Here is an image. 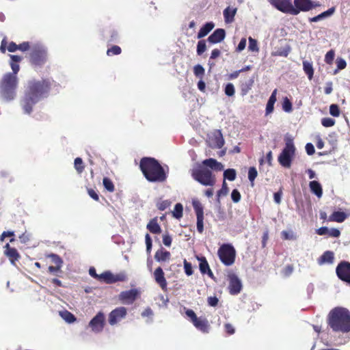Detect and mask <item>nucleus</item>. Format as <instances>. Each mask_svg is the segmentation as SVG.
<instances>
[{
  "mask_svg": "<svg viewBox=\"0 0 350 350\" xmlns=\"http://www.w3.org/2000/svg\"><path fill=\"white\" fill-rule=\"evenodd\" d=\"M55 81L51 79H33L28 81L27 90L22 100L24 111L30 114L35 104L48 96Z\"/></svg>",
  "mask_w": 350,
  "mask_h": 350,
  "instance_id": "1",
  "label": "nucleus"
},
{
  "mask_svg": "<svg viewBox=\"0 0 350 350\" xmlns=\"http://www.w3.org/2000/svg\"><path fill=\"white\" fill-rule=\"evenodd\" d=\"M10 57L12 72L4 74L0 80V96L6 101H10L16 97L18 84L17 74L20 70L18 63L23 59L21 56L16 55H10Z\"/></svg>",
  "mask_w": 350,
  "mask_h": 350,
  "instance_id": "2",
  "label": "nucleus"
},
{
  "mask_svg": "<svg viewBox=\"0 0 350 350\" xmlns=\"http://www.w3.org/2000/svg\"><path fill=\"white\" fill-rule=\"evenodd\" d=\"M139 167L145 178L150 182H163L167 178L163 167L154 158H142Z\"/></svg>",
  "mask_w": 350,
  "mask_h": 350,
  "instance_id": "3",
  "label": "nucleus"
},
{
  "mask_svg": "<svg viewBox=\"0 0 350 350\" xmlns=\"http://www.w3.org/2000/svg\"><path fill=\"white\" fill-rule=\"evenodd\" d=\"M328 324L334 332H350V312L341 307L332 309L328 314Z\"/></svg>",
  "mask_w": 350,
  "mask_h": 350,
  "instance_id": "4",
  "label": "nucleus"
},
{
  "mask_svg": "<svg viewBox=\"0 0 350 350\" xmlns=\"http://www.w3.org/2000/svg\"><path fill=\"white\" fill-rule=\"evenodd\" d=\"M192 178L204 186H213L215 184V176L211 170L205 167H200L193 169L191 171Z\"/></svg>",
  "mask_w": 350,
  "mask_h": 350,
  "instance_id": "5",
  "label": "nucleus"
},
{
  "mask_svg": "<svg viewBox=\"0 0 350 350\" xmlns=\"http://www.w3.org/2000/svg\"><path fill=\"white\" fill-rule=\"evenodd\" d=\"M217 255L220 261L227 267L234 263L236 258V250L230 243L222 244L217 250Z\"/></svg>",
  "mask_w": 350,
  "mask_h": 350,
  "instance_id": "6",
  "label": "nucleus"
},
{
  "mask_svg": "<svg viewBox=\"0 0 350 350\" xmlns=\"http://www.w3.org/2000/svg\"><path fill=\"white\" fill-rule=\"evenodd\" d=\"M294 5L295 7L286 2V13L297 15L300 12H308L320 5L311 0H294Z\"/></svg>",
  "mask_w": 350,
  "mask_h": 350,
  "instance_id": "7",
  "label": "nucleus"
},
{
  "mask_svg": "<svg viewBox=\"0 0 350 350\" xmlns=\"http://www.w3.org/2000/svg\"><path fill=\"white\" fill-rule=\"evenodd\" d=\"M186 315L190 319V321L193 326L202 333H208L210 330V324L207 319L204 317H198L191 309H187Z\"/></svg>",
  "mask_w": 350,
  "mask_h": 350,
  "instance_id": "8",
  "label": "nucleus"
},
{
  "mask_svg": "<svg viewBox=\"0 0 350 350\" xmlns=\"http://www.w3.org/2000/svg\"><path fill=\"white\" fill-rule=\"evenodd\" d=\"M46 50L42 46H35L31 51L29 61L34 66H41L46 62Z\"/></svg>",
  "mask_w": 350,
  "mask_h": 350,
  "instance_id": "9",
  "label": "nucleus"
},
{
  "mask_svg": "<svg viewBox=\"0 0 350 350\" xmlns=\"http://www.w3.org/2000/svg\"><path fill=\"white\" fill-rule=\"evenodd\" d=\"M126 279L127 277L124 273H119L114 275L111 272L107 271L99 275L98 281L111 284L117 282H124L126 280Z\"/></svg>",
  "mask_w": 350,
  "mask_h": 350,
  "instance_id": "10",
  "label": "nucleus"
},
{
  "mask_svg": "<svg viewBox=\"0 0 350 350\" xmlns=\"http://www.w3.org/2000/svg\"><path fill=\"white\" fill-rule=\"evenodd\" d=\"M46 256L51 258V262L54 264V265H51L48 267V272L53 275L59 276V273L62 272L61 269L63 265L62 259L55 254H51Z\"/></svg>",
  "mask_w": 350,
  "mask_h": 350,
  "instance_id": "11",
  "label": "nucleus"
},
{
  "mask_svg": "<svg viewBox=\"0 0 350 350\" xmlns=\"http://www.w3.org/2000/svg\"><path fill=\"white\" fill-rule=\"evenodd\" d=\"M337 276L342 281L350 283V262L342 261L336 269Z\"/></svg>",
  "mask_w": 350,
  "mask_h": 350,
  "instance_id": "12",
  "label": "nucleus"
},
{
  "mask_svg": "<svg viewBox=\"0 0 350 350\" xmlns=\"http://www.w3.org/2000/svg\"><path fill=\"white\" fill-rule=\"evenodd\" d=\"M105 324V315L102 312H99L90 321L89 326L94 332L98 333L103 331Z\"/></svg>",
  "mask_w": 350,
  "mask_h": 350,
  "instance_id": "13",
  "label": "nucleus"
},
{
  "mask_svg": "<svg viewBox=\"0 0 350 350\" xmlns=\"http://www.w3.org/2000/svg\"><path fill=\"white\" fill-rule=\"evenodd\" d=\"M127 314V310L124 307H118L113 310L109 314L108 321L111 325H116L123 319Z\"/></svg>",
  "mask_w": 350,
  "mask_h": 350,
  "instance_id": "14",
  "label": "nucleus"
},
{
  "mask_svg": "<svg viewBox=\"0 0 350 350\" xmlns=\"http://www.w3.org/2000/svg\"><path fill=\"white\" fill-rule=\"evenodd\" d=\"M139 292L136 288L122 291L119 295V299L122 304H132L139 297Z\"/></svg>",
  "mask_w": 350,
  "mask_h": 350,
  "instance_id": "15",
  "label": "nucleus"
},
{
  "mask_svg": "<svg viewBox=\"0 0 350 350\" xmlns=\"http://www.w3.org/2000/svg\"><path fill=\"white\" fill-rule=\"evenodd\" d=\"M193 206L197 217V230L200 233L204 231V211L202 204L199 201H193Z\"/></svg>",
  "mask_w": 350,
  "mask_h": 350,
  "instance_id": "16",
  "label": "nucleus"
},
{
  "mask_svg": "<svg viewBox=\"0 0 350 350\" xmlns=\"http://www.w3.org/2000/svg\"><path fill=\"white\" fill-rule=\"evenodd\" d=\"M229 286L228 290L231 295L239 294L242 288V284L238 276L234 273L228 275Z\"/></svg>",
  "mask_w": 350,
  "mask_h": 350,
  "instance_id": "17",
  "label": "nucleus"
},
{
  "mask_svg": "<svg viewBox=\"0 0 350 350\" xmlns=\"http://www.w3.org/2000/svg\"><path fill=\"white\" fill-rule=\"evenodd\" d=\"M4 248V254L8 258L10 262L14 265L15 262L21 258L20 254L16 248L10 247L9 243H7Z\"/></svg>",
  "mask_w": 350,
  "mask_h": 350,
  "instance_id": "18",
  "label": "nucleus"
},
{
  "mask_svg": "<svg viewBox=\"0 0 350 350\" xmlns=\"http://www.w3.org/2000/svg\"><path fill=\"white\" fill-rule=\"evenodd\" d=\"M154 278L156 282L159 285L162 290L166 291L167 283L161 267H159L154 270Z\"/></svg>",
  "mask_w": 350,
  "mask_h": 350,
  "instance_id": "19",
  "label": "nucleus"
},
{
  "mask_svg": "<svg viewBox=\"0 0 350 350\" xmlns=\"http://www.w3.org/2000/svg\"><path fill=\"white\" fill-rule=\"evenodd\" d=\"M295 153V148L291 139L286 142V167H289Z\"/></svg>",
  "mask_w": 350,
  "mask_h": 350,
  "instance_id": "20",
  "label": "nucleus"
},
{
  "mask_svg": "<svg viewBox=\"0 0 350 350\" xmlns=\"http://www.w3.org/2000/svg\"><path fill=\"white\" fill-rule=\"evenodd\" d=\"M197 259L199 261V269L200 272L202 274H207L211 278H213V273L210 269L206 258L204 256H197Z\"/></svg>",
  "mask_w": 350,
  "mask_h": 350,
  "instance_id": "21",
  "label": "nucleus"
},
{
  "mask_svg": "<svg viewBox=\"0 0 350 350\" xmlns=\"http://www.w3.org/2000/svg\"><path fill=\"white\" fill-rule=\"evenodd\" d=\"M226 36V31L224 29H217L208 38V41L212 44L221 42Z\"/></svg>",
  "mask_w": 350,
  "mask_h": 350,
  "instance_id": "22",
  "label": "nucleus"
},
{
  "mask_svg": "<svg viewBox=\"0 0 350 350\" xmlns=\"http://www.w3.org/2000/svg\"><path fill=\"white\" fill-rule=\"evenodd\" d=\"M202 165L203 167L207 168L209 167L211 170L217 172H220L224 169L223 165L220 162H218L216 159L213 158L204 160L202 161Z\"/></svg>",
  "mask_w": 350,
  "mask_h": 350,
  "instance_id": "23",
  "label": "nucleus"
},
{
  "mask_svg": "<svg viewBox=\"0 0 350 350\" xmlns=\"http://www.w3.org/2000/svg\"><path fill=\"white\" fill-rule=\"evenodd\" d=\"M171 254L163 247L158 250L154 254V259L159 262L168 261L170 259Z\"/></svg>",
  "mask_w": 350,
  "mask_h": 350,
  "instance_id": "24",
  "label": "nucleus"
},
{
  "mask_svg": "<svg viewBox=\"0 0 350 350\" xmlns=\"http://www.w3.org/2000/svg\"><path fill=\"white\" fill-rule=\"evenodd\" d=\"M254 83V79L253 77L243 80L240 81V88L241 95H246L250 90L252 89Z\"/></svg>",
  "mask_w": 350,
  "mask_h": 350,
  "instance_id": "25",
  "label": "nucleus"
},
{
  "mask_svg": "<svg viewBox=\"0 0 350 350\" xmlns=\"http://www.w3.org/2000/svg\"><path fill=\"white\" fill-rule=\"evenodd\" d=\"M237 10V8H231L230 6L227 7L224 10V17L226 23H230L234 21Z\"/></svg>",
  "mask_w": 350,
  "mask_h": 350,
  "instance_id": "26",
  "label": "nucleus"
},
{
  "mask_svg": "<svg viewBox=\"0 0 350 350\" xmlns=\"http://www.w3.org/2000/svg\"><path fill=\"white\" fill-rule=\"evenodd\" d=\"M146 228L152 234H160L161 232V228L157 222V217L150 219Z\"/></svg>",
  "mask_w": 350,
  "mask_h": 350,
  "instance_id": "27",
  "label": "nucleus"
},
{
  "mask_svg": "<svg viewBox=\"0 0 350 350\" xmlns=\"http://www.w3.org/2000/svg\"><path fill=\"white\" fill-rule=\"evenodd\" d=\"M309 187L310 191L316 195L319 198H320L323 195V189L321 184L316 181L312 180L310 182Z\"/></svg>",
  "mask_w": 350,
  "mask_h": 350,
  "instance_id": "28",
  "label": "nucleus"
},
{
  "mask_svg": "<svg viewBox=\"0 0 350 350\" xmlns=\"http://www.w3.org/2000/svg\"><path fill=\"white\" fill-rule=\"evenodd\" d=\"M215 24L213 22L206 23L200 29L198 33V38H202L214 28Z\"/></svg>",
  "mask_w": 350,
  "mask_h": 350,
  "instance_id": "29",
  "label": "nucleus"
},
{
  "mask_svg": "<svg viewBox=\"0 0 350 350\" xmlns=\"http://www.w3.org/2000/svg\"><path fill=\"white\" fill-rule=\"evenodd\" d=\"M334 253L331 251H327V252H324L322 254V256L320 257V258L319 260V263L320 265H323V264H325V263L332 264L334 262Z\"/></svg>",
  "mask_w": 350,
  "mask_h": 350,
  "instance_id": "30",
  "label": "nucleus"
},
{
  "mask_svg": "<svg viewBox=\"0 0 350 350\" xmlns=\"http://www.w3.org/2000/svg\"><path fill=\"white\" fill-rule=\"evenodd\" d=\"M347 215L344 212L340 211H334L330 216H329V221H336V222H342L345 220Z\"/></svg>",
  "mask_w": 350,
  "mask_h": 350,
  "instance_id": "31",
  "label": "nucleus"
},
{
  "mask_svg": "<svg viewBox=\"0 0 350 350\" xmlns=\"http://www.w3.org/2000/svg\"><path fill=\"white\" fill-rule=\"evenodd\" d=\"M303 69L304 72L307 75L308 79L311 80L314 75V69L312 64L308 61L303 62Z\"/></svg>",
  "mask_w": 350,
  "mask_h": 350,
  "instance_id": "32",
  "label": "nucleus"
},
{
  "mask_svg": "<svg viewBox=\"0 0 350 350\" xmlns=\"http://www.w3.org/2000/svg\"><path fill=\"white\" fill-rule=\"evenodd\" d=\"M59 315L65 321L68 323H74L77 320L75 315L66 310L60 311Z\"/></svg>",
  "mask_w": 350,
  "mask_h": 350,
  "instance_id": "33",
  "label": "nucleus"
},
{
  "mask_svg": "<svg viewBox=\"0 0 350 350\" xmlns=\"http://www.w3.org/2000/svg\"><path fill=\"white\" fill-rule=\"evenodd\" d=\"M275 93H276V90H274L269 98V100H268L267 106H266V113L267 114H269L273 111V105L276 101Z\"/></svg>",
  "mask_w": 350,
  "mask_h": 350,
  "instance_id": "34",
  "label": "nucleus"
},
{
  "mask_svg": "<svg viewBox=\"0 0 350 350\" xmlns=\"http://www.w3.org/2000/svg\"><path fill=\"white\" fill-rule=\"evenodd\" d=\"M237 176L236 170L234 169H227L224 172V180L226 179L233 181L235 180Z\"/></svg>",
  "mask_w": 350,
  "mask_h": 350,
  "instance_id": "35",
  "label": "nucleus"
},
{
  "mask_svg": "<svg viewBox=\"0 0 350 350\" xmlns=\"http://www.w3.org/2000/svg\"><path fill=\"white\" fill-rule=\"evenodd\" d=\"M214 146L217 148H221L224 144V140L220 131L215 135L213 139Z\"/></svg>",
  "mask_w": 350,
  "mask_h": 350,
  "instance_id": "36",
  "label": "nucleus"
},
{
  "mask_svg": "<svg viewBox=\"0 0 350 350\" xmlns=\"http://www.w3.org/2000/svg\"><path fill=\"white\" fill-rule=\"evenodd\" d=\"M74 165L78 174H81L83 172L85 165H83V160L80 157H77L75 159Z\"/></svg>",
  "mask_w": 350,
  "mask_h": 350,
  "instance_id": "37",
  "label": "nucleus"
},
{
  "mask_svg": "<svg viewBox=\"0 0 350 350\" xmlns=\"http://www.w3.org/2000/svg\"><path fill=\"white\" fill-rule=\"evenodd\" d=\"M104 187L109 192L115 191V187L111 180L107 177H105L103 180Z\"/></svg>",
  "mask_w": 350,
  "mask_h": 350,
  "instance_id": "38",
  "label": "nucleus"
},
{
  "mask_svg": "<svg viewBox=\"0 0 350 350\" xmlns=\"http://www.w3.org/2000/svg\"><path fill=\"white\" fill-rule=\"evenodd\" d=\"M183 207L180 203H177L175 206L174 211L172 212L173 216L176 219H180L183 217Z\"/></svg>",
  "mask_w": 350,
  "mask_h": 350,
  "instance_id": "39",
  "label": "nucleus"
},
{
  "mask_svg": "<svg viewBox=\"0 0 350 350\" xmlns=\"http://www.w3.org/2000/svg\"><path fill=\"white\" fill-rule=\"evenodd\" d=\"M122 53V49L119 46L113 45L109 48L107 51V55L108 56L120 55Z\"/></svg>",
  "mask_w": 350,
  "mask_h": 350,
  "instance_id": "40",
  "label": "nucleus"
},
{
  "mask_svg": "<svg viewBox=\"0 0 350 350\" xmlns=\"http://www.w3.org/2000/svg\"><path fill=\"white\" fill-rule=\"evenodd\" d=\"M248 41H249V46H248L249 51H252V52H258L259 48L258 46L257 40L252 38V37H249Z\"/></svg>",
  "mask_w": 350,
  "mask_h": 350,
  "instance_id": "41",
  "label": "nucleus"
},
{
  "mask_svg": "<svg viewBox=\"0 0 350 350\" xmlns=\"http://www.w3.org/2000/svg\"><path fill=\"white\" fill-rule=\"evenodd\" d=\"M280 11L284 12V0H268Z\"/></svg>",
  "mask_w": 350,
  "mask_h": 350,
  "instance_id": "42",
  "label": "nucleus"
},
{
  "mask_svg": "<svg viewBox=\"0 0 350 350\" xmlns=\"http://www.w3.org/2000/svg\"><path fill=\"white\" fill-rule=\"evenodd\" d=\"M193 73L197 77L202 79L205 73V70L202 66L198 64L193 67Z\"/></svg>",
  "mask_w": 350,
  "mask_h": 350,
  "instance_id": "43",
  "label": "nucleus"
},
{
  "mask_svg": "<svg viewBox=\"0 0 350 350\" xmlns=\"http://www.w3.org/2000/svg\"><path fill=\"white\" fill-rule=\"evenodd\" d=\"M206 50V42L204 40H201L198 41L197 44V54L198 55H201L203 54Z\"/></svg>",
  "mask_w": 350,
  "mask_h": 350,
  "instance_id": "44",
  "label": "nucleus"
},
{
  "mask_svg": "<svg viewBox=\"0 0 350 350\" xmlns=\"http://www.w3.org/2000/svg\"><path fill=\"white\" fill-rule=\"evenodd\" d=\"M171 205V202L170 200H161L157 202V207L159 211H165Z\"/></svg>",
  "mask_w": 350,
  "mask_h": 350,
  "instance_id": "45",
  "label": "nucleus"
},
{
  "mask_svg": "<svg viewBox=\"0 0 350 350\" xmlns=\"http://www.w3.org/2000/svg\"><path fill=\"white\" fill-rule=\"evenodd\" d=\"M329 113L334 117L340 116V109L337 105L332 104L329 106Z\"/></svg>",
  "mask_w": 350,
  "mask_h": 350,
  "instance_id": "46",
  "label": "nucleus"
},
{
  "mask_svg": "<svg viewBox=\"0 0 350 350\" xmlns=\"http://www.w3.org/2000/svg\"><path fill=\"white\" fill-rule=\"evenodd\" d=\"M225 94L228 96H232L234 94L235 90L232 83H229L225 87Z\"/></svg>",
  "mask_w": 350,
  "mask_h": 350,
  "instance_id": "47",
  "label": "nucleus"
},
{
  "mask_svg": "<svg viewBox=\"0 0 350 350\" xmlns=\"http://www.w3.org/2000/svg\"><path fill=\"white\" fill-rule=\"evenodd\" d=\"M184 269L187 275H191L193 273L192 265L190 262H187L186 259L184 260Z\"/></svg>",
  "mask_w": 350,
  "mask_h": 350,
  "instance_id": "48",
  "label": "nucleus"
},
{
  "mask_svg": "<svg viewBox=\"0 0 350 350\" xmlns=\"http://www.w3.org/2000/svg\"><path fill=\"white\" fill-rule=\"evenodd\" d=\"M321 124L325 127H331L334 125L335 120L331 118H324L321 120Z\"/></svg>",
  "mask_w": 350,
  "mask_h": 350,
  "instance_id": "49",
  "label": "nucleus"
},
{
  "mask_svg": "<svg viewBox=\"0 0 350 350\" xmlns=\"http://www.w3.org/2000/svg\"><path fill=\"white\" fill-rule=\"evenodd\" d=\"M258 175L256 169L254 167H251L248 171V178L251 182H253Z\"/></svg>",
  "mask_w": 350,
  "mask_h": 350,
  "instance_id": "50",
  "label": "nucleus"
},
{
  "mask_svg": "<svg viewBox=\"0 0 350 350\" xmlns=\"http://www.w3.org/2000/svg\"><path fill=\"white\" fill-rule=\"evenodd\" d=\"M145 241L146 245V252L148 254H150L152 250V239L149 234H146L145 236Z\"/></svg>",
  "mask_w": 350,
  "mask_h": 350,
  "instance_id": "51",
  "label": "nucleus"
},
{
  "mask_svg": "<svg viewBox=\"0 0 350 350\" xmlns=\"http://www.w3.org/2000/svg\"><path fill=\"white\" fill-rule=\"evenodd\" d=\"M335 10H336L335 8L332 7V8L328 9L327 11H325V12H322L321 14H320L322 20L332 16L334 14Z\"/></svg>",
  "mask_w": 350,
  "mask_h": 350,
  "instance_id": "52",
  "label": "nucleus"
},
{
  "mask_svg": "<svg viewBox=\"0 0 350 350\" xmlns=\"http://www.w3.org/2000/svg\"><path fill=\"white\" fill-rule=\"evenodd\" d=\"M241 193L237 189H233L231 193V198L234 202L237 203L241 200Z\"/></svg>",
  "mask_w": 350,
  "mask_h": 350,
  "instance_id": "53",
  "label": "nucleus"
},
{
  "mask_svg": "<svg viewBox=\"0 0 350 350\" xmlns=\"http://www.w3.org/2000/svg\"><path fill=\"white\" fill-rule=\"evenodd\" d=\"M334 51L331 50V51H329L326 55H325V61L327 64H332L333 60H334Z\"/></svg>",
  "mask_w": 350,
  "mask_h": 350,
  "instance_id": "54",
  "label": "nucleus"
},
{
  "mask_svg": "<svg viewBox=\"0 0 350 350\" xmlns=\"http://www.w3.org/2000/svg\"><path fill=\"white\" fill-rule=\"evenodd\" d=\"M224 329H225V332L228 335H232V334H234V332H235L234 327H233V325L231 323H225Z\"/></svg>",
  "mask_w": 350,
  "mask_h": 350,
  "instance_id": "55",
  "label": "nucleus"
},
{
  "mask_svg": "<svg viewBox=\"0 0 350 350\" xmlns=\"http://www.w3.org/2000/svg\"><path fill=\"white\" fill-rule=\"evenodd\" d=\"M172 239L170 235H169L168 234L163 235V243L165 246L170 247L172 244Z\"/></svg>",
  "mask_w": 350,
  "mask_h": 350,
  "instance_id": "56",
  "label": "nucleus"
},
{
  "mask_svg": "<svg viewBox=\"0 0 350 350\" xmlns=\"http://www.w3.org/2000/svg\"><path fill=\"white\" fill-rule=\"evenodd\" d=\"M208 304L211 306L215 307L218 304L219 299L217 297H208L207 299Z\"/></svg>",
  "mask_w": 350,
  "mask_h": 350,
  "instance_id": "57",
  "label": "nucleus"
},
{
  "mask_svg": "<svg viewBox=\"0 0 350 350\" xmlns=\"http://www.w3.org/2000/svg\"><path fill=\"white\" fill-rule=\"evenodd\" d=\"M336 65L338 70H342L345 68L347 66L346 61L342 58H338L336 59Z\"/></svg>",
  "mask_w": 350,
  "mask_h": 350,
  "instance_id": "58",
  "label": "nucleus"
},
{
  "mask_svg": "<svg viewBox=\"0 0 350 350\" xmlns=\"http://www.w3.org/2000/svg\"><path fill=\"white\" fill-rule=\"evenodd\" d=\"M30 49V45L29 42H23V43L18 44V50H20L23 52L27 51Z\"/></svg>",
  "mask_w": 350,
  "mask_h": 350,
  "instance_id": "59",
  "label": "nucleus"
},
{
  "mask_svg": "<svg viewBox=\"0 0 350 350\" xmlns=\"http://www.w3.org/2000/svg\"><path fill=\"white\" fill-rule=\"evenodd\" d=\"M246 41H247L246 38H241V41L239 42V44L236 49V51L237 52H241L245 48Z\"/></svg>",
  "mask_w": 350,
  "mask_h": 350,
  "instance_id": "60",
  "label": "nucleus"
},
{
  "mask_svg": "<svg viewBox=\"0 0 350 350\" xmlns=\"http://www.w3.org/2000/svg\"><path fill=\"white\" fill-rule=\"evenodd\" d=\"M228 191V188L227 187V184L226 180L223 181L222 188L218 191L217 195L220 196L221 195H226Z\"/></svg>",
  "mask_w": 350,
  "mask_h": 350,
  "instance_id": "61",
  "label": "nucleus"
},
{
  "mask_svg": "<svg viewBox=\"0 0 350 350\" xmlns=\"http://www.w3.org/2000/svg\"><path fill=\"white\" fill-rule=\"evenodd\" d=\"M8 47L7 38L4 37L1 42L0 51L5 53Z\"/></svg>",
  "mask_w": 350,
  "mask_h": 350,
  "instance_id": "62",
  "label": "nucleus"
},
{
  "mask_svg": "<svg viewBox=\"0 0 350 350\" xmlns=\"http://www.w3.org/2000/svg\"><path fill=\"white\" fill-rule=\"evenodd\" d=\"M306 151L308 155H312L315 152L314 146L311 143H308L306 145Z\"/></svg>",
  "mask_w": 350,
  "mask_h": 350,
  "instance_id": "63",
  "label": "nucleus"
},
{
  "mask_svg": "<svg viewBox=\"0 0 350 350\" xmlns=\"http://www.w3.org/2000/svg\"><path fill=\"white\" fill-rule=\"evenodd\" d=\"M7 49L9 52H11V53L15 52L18 50V44H16L14 42H10L8 44Z\"/></svg>",
  "mask_w": 350,
  "mask_h": 350,
  "instance_id": "64",
  "label": "nucleus"
}]
</instances>
